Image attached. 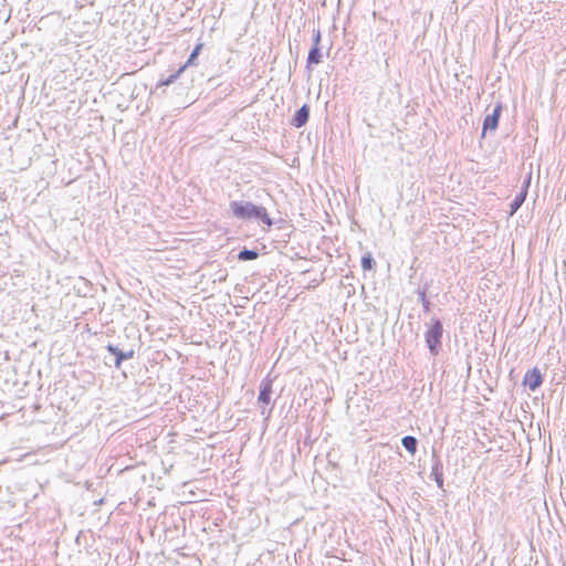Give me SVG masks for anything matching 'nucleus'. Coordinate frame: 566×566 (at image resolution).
I'll use <instances>...</instances> for the list:
<instances>
[{
    "label": "nucleus",
    "mask_w": 566,
    "mask_h": 566,
    "mask_svg": "<svg viewBox=\"0 0 566 566\" xmlns=\"http://www.w3.org/2000/svg\"><path fill=\"white\" fill-rule=\"evenodd\" d=\"M203 43H198L193 49L192 53L188 57L187 62L178 70V74H181L187 67L196 65V59L199 55Z\"/></svg>",
    "instance_id": "0eeeda50"
},
{
    "label": "nucleus",
    "mask_w": 566,
    "mask_h": 566,
    "mask_svg": "<svg viewBox=\"0 0 566 566\" xmlns=\"http://www.w3.org/2000/svg\"><path fill=\"white\" fill-rule=\"evenodd\" d=\"M321 40V32L316 31L314 34V46H317Z\"/></svg>",
    "instance_id": "2eb2a0df"
},
{
    "label": "nucleus",
    "mask_w": 566,
    "mask_h": 566,
    "mask_svg": "<svg viewBox=\"0 0 566 566\" xmlns=\"http://www.w3.org/2000/svg\"><path fill=\"white\" fill-rule=\"evenodd\" d=\"M272 386L270 381H263L261 385V391L259 396V402L269 403L271 396Z\"/></svg>",
    "instance_id": "1a4fd4ad"
},
{
    "label": "nucleus",
    "mask_w": 566,
    "mask_h": 566,
    "mask_svg": "<svg viewBox=\"0 0 566 566\" xmlns=\"http://www.w3.org/2000/svg\"><path fill=\"white\" fill-rule=\"evenodd\" d=\"M179 76H180V74H178V71H177L175 74L170 75L166 81H164L161 84H163V85H169V84H171L176 78H178Z\"/></svg>",
    "instance_id": "4468645a"
},
{
    "label": "nucleus",
    "mask_w": 566,
    "mask_h": 566,
    "mask_svg": "<svg viewBox=\"0 0 566 566\" xmlns=\"http://www.w3.org/2000/svg\"><path fill=\"white\" fill-rule=\"evenodd\" d=\"M542 384L543 376L537 367L527 370L522 381V385L532 391H535L537 388H539Z\"/></svg>",
    "instance_id": "20e7f679"
},
{
    "label": "nucleus",
    "mask_w": 566,
    "mask_h": 566,
    "mask_svg": "<svg viewBox=\"0 0 566 566\" xmlns=\"http://www.w3.org/2000/svg\"><path fill=\"white\" fill-rule=\"evenodd\" d=\"M503 106L501 103H496L491 114H488L484 117L482 125V137L485 136L488 132L496 130L499 126V120L502 114Z\"/></svg>",
    "instance_id": "7ed1b4c3"
},
{
    "label": "nucleus",
    "mask_w": 566,
    "mask_h": 566,
    "mask_svg": "<svg viewBox=\"0 0 566 566\" xmlns=\"http://www.w3.org/2000/svg\"><path fill=\"white\" fill-rule=\"evenodd\" d=\"M229 207L233 217L238 219H256L263 222L266 228L272 226V220L264 207L255 206L250 201L243 200L232 201Z\"/></svg>",
    "instance_id": "f257e3e1"
},
{
    "label": "nucleus",
    "mask_w": 566,
    "mask_h": 566,
    "mask_svg": "<svg viewBox=\"0 0 566 566\" xmlns=\"http://www.w3.org/2000/svg\"><path fill=\"white\" fill-rule=\"evenodd\" d=\"M241 261L254 260L258 258V253L251 250H243L238 255Z\"/></svg>",
    "instance_id": "f8f14e48"
},
{
    "label": "nucleus",
    "mask_w": 566,
    "mask_h": 566,
    "mask_svg": "<svg viewBox=\"0 0 566 566\" xmlns=\"http://www.w3.org/2000/svg\"><path fill=\"white\" fill-rule=\"evenodd\" d=\"M307 62L314 63V64L321 63V53H319L318 46L312 48V50L308 53Z\"/></svg>",
    "instance_id": "9d476101"
},
{
    "label": "nucleus",
    "mask_w": 566,
    "mask_h": 566,
    "mask_svg": "<svg viewBox=\"0 0 566 566\" xmlns=\"http://www.w3.org/2000/svg\"><path fill=\"white\" fill-rule=\"evenodd\" d=\"M308 118V108L306 105L302 106L293 118V125L295 127H302Z\"/></svg>",
    "instance_id": "423d86ee"
},
{
    "label": "nucleus",
    "mask_w": 566,
    "mask_h": 566,
    "mask_svg": "<svg viewBox=\"0 0 566 566\" xmlns=\"http://www.w3.org/2000/svg\"><path fill=\"white\" fill-rule=\"evenodd\" d=\"M443 324L439 318L432 317L427 324V348L432 356H438L442 350Z\"/></svg>",
    "instance_id": "f03ea898"
},
{
    "label": "nucleus",
    "mask_w": 566,
    "mask_h": 566,
    "mask_svg": "<svg viewBox=\"0 0 566 566\" xmlns=\"http://www.w3.org/2000/svg\"><path fill=\"white\" fill-rule=\"evenodd\" d=\"M430 478L436 481L438 488L441 489L443 486L442 463L440 461H436L432 464Z\"/></svg>",
    "instance_id": "39448f33"
},
{
    "label": "nucleus",
    "mask_w": 566,
    "mask_h": 566,
    "mask_svg": "<svg viewBox=\"0 0 566 566\" xmlns=\"http://www.w3.org/2000/svg\"><path fill=\"white\" fill-rule=\"evenodd\" d=\"M373 263H374V260L371 259V256L369 254L365 255L361 260V266L364 270H370L373 268Z\"/></svg>",
    "instance_id": "ddd939ff"
},
{
    "label": "nucleus",
    "mask_w": 566,
    "mask_h": 566,
    "mask_svg": "<svg viewBox=\"0 0 566 566\" xmlns=\"http://www.w3.org/2000/svg\"><path fill=\"white\" fill-rule=\"evenodd\" d=\"M526 195H527V190L525 189V190L521 191L512 200V202L510 203V212H511V214H514L521 208V206L524 203V201L526 199Z\"/></svg>",
    "instance_id": "6e6552de"
},
{
    "label": "nucleus",
    "mask_w": 566,
    "mask_h": 566,
    "mask_svg": "<svg viewBox=\"0 0 566 566\" xmlns=\"http://www.w3.org/2000/svg\"><path fill=\"white\" fill-rule=\"evenodd\" d=\"M426 311L428 312L429 311V302L427 301V307H426Z\"/></svg>",
    "instance_id": "dca6fc26"
},
{
    "label": "nucleus",
    "mask_w": 566,
    "mask_h": 566,
    "mask_svg": "<svg viewBox=\"0 0 566 566\" xmlns=\"http://www.w3.org/2000/svg\"><path fill=\"white\" fill-rule=\"evenodd\" d=\"M402 444L406 448V450H408L410 453H415L416 447H417V441H416L415 438H412V437H405L402 439Z\"/></svg>",
    "instance_id": "9b49d317"
}]
</instances>
